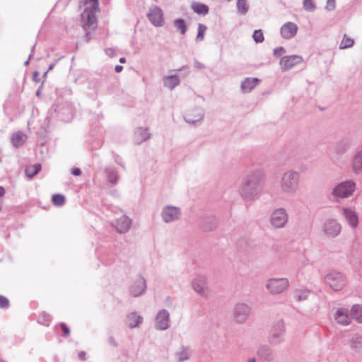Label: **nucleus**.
I'll list each match as a JSON object with an SVG mask.
<instances>
[{
	"label": "nucleus",
	"instance_id": "obj_1",
	"mask_svg": "<svg viewBox=\"0 0 362 362\" xmlns=\"http://www.w3.org/2000/svg\"><path fill=\"white\" fill-rule=\"evenodd\" d=\"M264 179V173L260 170L250 172L243 180L240 187L242 197L247 201L256 199L261 192V183Z\"/></svg>",
	"mask_w": 362,
	"mask_h": 362
},
{
	"label": "nucleus",
	"instance_id": "obj_2",
	"mask_svg": "<svg viewBox=\"0 0 362 362\" xmlns=\"http://www.w3.org/2000/svg\"><path fill=\"white\" fill-rule=\"evenodd\" d=\"M300 176L295 170H287L281 176L279 187L281 192L286 195H294L299 189Z\"/></svg>",
	"mask_w": 362,
	"mask_h": 362
},
{
	"label": "nucleus",
	"instance_id": "obj_3",
	"mask_svg": "<svg viewBox=\"0 0 362 362\" xmlns=\"http://www.w3.org/2000/svg\"><path fill=\"white\" fill-rule=\"evenodd\" d=\"M356 190V182L354 180L346 179L335 185L330 192V195L335 202H339L352 197Z\"/></svg>",
	"mask_w": 362,
	"mask_h": 362
},
{
	"label": "nucleus",
	"instance_id": "obj_4",
	"mask_svg": "<svg viewBox=\"0 0 362 362\" xmlns=\"http://www.w3.org/2000/svg\"><path fill=\"white\" fill-rule=\"evenodd\" d=\"M86 6L81 13L83 28L85 30H94L97 26L96 13L99 11L98 0H86Z\"/></svg>",
	"mask_w": 362,
	"mask_h": 362
},
{
	"label": "nucleus",
	"instance_id": "obj_5",
	"mask_svg": "<svg viewBox=\"0 0 362 362\" xmlns=\"http://www.w3.org/2000/svg\"><path fill=\"white\" fill-rule=\"evenodd\" d=\"M290 286V281L286 277H273L267 280L265 288L272 295L282 293L286 291Z\"/></svg>",
	"mask_w": 362,
	"mask_h": 362
},
{
	"label": "nucleus",
	"instance_id": "obj_6",
	"mask_svg": "<svg viewBox=\"0 0 362 362\" xmlns=\"http://www.w3.org/2000/svg\"><path fill=\"white\" fill-rule=\"evenodd\" d=\"M191 286L193 291L202 297L208 298L209 296L208 278L206 275H196L191 281Z\"/></svg>",
	"mask_w": 362,
	"mask_h": 362
},
{
	"label": "nucleus",
	"instance_id": "obj_7",
	"mask_svg": "<svg viewBox=\"0 0 362 362\" xmlns=\"http://www.w3.org/2000/svg\"><path fill=\"white\" fill-rule=\"evenodd\" d=\"M286 328L284 322L279 320L275 322L269 332L268 340L272 345H277L282 343L284 340Z\"/></svg>",
	"mask_w": 362,
	"mask_h": 362
},
{
	"label": "nucleus",
	"instance_id": "obj_8",
	"mask_svg": "<svg viewBox=\"0 0 362 362\" xmlns=\"http://www.w3.org/2000/svg\"><path fill=\"white\" fill-rule=\"evenodd\" d=\"M182 215L181 209L178 206L166 205L162 208L160 216L165 223H170L178 221Z\"/></svg>",
	"mask_w": 362,
	"mask_h": 362
},
{
	"label": "nucleus",
	"instance_id": "obj_9",
	"mask_svg": "<svg viewBox=\"0 0 362 362\" xmlns=\"http://www.w3.org/2000/svg\"><path fill=\"white\" fill-rule=\"evenodd\" d=\"M325 282L334 291H340L346 285V278L340 272H331L325 277Z\"/></svg>",
	"mask_w": 362,
	"mask_h": 362
},
{
	"label": "nucleus",
	"instance_id": "obj_10",
	"mask_svg": "<svg viewBox=\"0 0 362 362\" xmlns=\"http://www.w3.org/2000/svg\"><path fill=\"white\" fill-rule=\"evenodd\" d=\"M288 220V215L284 208H278L274 210L270 215V223L275 228H281L285 226Z\"/></svg>",
	"mask_w": 362,
	"mask_h": 362
},
{
	"label": "nucleus",
	"instance_id": "obj_11",
	"mask_svg": "<svg viewBox=\"0 0 362 362\" xmlns=\"http://www.w3.org/2000/svg\"><path fill=\"white\" fill-rule=\"evenodd\" d=\"M251 313V308L245 303H238L233 310V317L238 323H244Z\"/></svg>",
	"mask_w": 362,
	"mask_h": 362
},
{
	"label": "nucleus",
	"instance_id": "obj_12",
	"mask_svg": "<svg viewBox=\"0 0 362 362\" xmlns=\"http://www.w3.org/2000/svg\"><path fill=\"white\" fill-rule=\"evenodd\" d=\"M170 324V313L165 309L160 310L154 319V327L157 330L164 331L169 328Z\"/></svg>",
	"mask_w": 362,
	"mask_h": 362
},
{
	"label": "nucleus",
	"instance_id": "obj_13",
	"mask_svg": "<svg viewBox=\"0 0 362 362\" xmlns=\"http://www.w3.org/2000/svg\"><path fill=\"white\" fill-rule=\"evenodd\" d=\"M147 17L150 22L156 27H161L165 23L163 12L158 6L153 5L149 8Z\"/></svg>",
	"mask_w": 362,
	"mask_h": 362
},
{
	"label": "nucleus",
	"instance_id": "obj_14",
	"mask_svg": "<svg viewBox=\"0 0 362 362\" xmlns=\"http://www.w3.org/2000/svg\"><path fill=\"white\" fill-rule=\"evenodd\" d=\"M350 168L354 175H362V146L358 148L352 156Z\"/></svg>",
	"mask_w": 362,
	"mask_h": 362
},
{
	"label": "nucleus",
	"instance_id": "obj_15",
	"mask_svg": "<svg viewBox=\"0 0 362 362\" xmlns=\"http://www.w3.org/2000/svg\"><path fill=\"white\" fill-rule=\"evenodd\" d=\"M341 230V224L335 219L329 218L323 224V230L329 237L337 236Z\"/></svg>",
	"mask_w": 362,
	"mask_h": 362
},
{
	"label": "nucleus",
	"instance_id": "obj_16",
	"mask_svg": "<svg viewBox=\"0 0 362 362\" xmlns=\"http://www.w3.org/2000/svg\"><path fill=\"white\" fill-rule=\"evenodd\" d=\"M146 286V279L141 276H138L130 286V294L134 297H138L145 293Z\"/></svg>",
	"mask_w": 362,
	"mask_h": 362
},
{
	"label": "nucleus",
	"instance_id": "obj_17",
	"mask_svg": "<svg viewBox=\"0 0 362 362\" xmlns=\"http://www.w3.org/2000/svg\"><path fill=\"white\" fill-rule=\"evenodd\" d=\"M341 215L351 228H356L359 223L357 213L349 207L341 208Z\"/></svg>",
	"mask_w": 362,
	"mask_h": 362
},
{
	"label": "nucleus",
	"instance_id": "obj_18",
	"mask_svg": "<svg viewBox=\"0 0 362 362\" xmlns=\"http://www.w3.org/2000/svg\"><path fill=\"white\" fill-rule=\"evenodd\" d=\"M303 57L299 55L286 56L281 59L280 66L283 71H287L302 63Z\"/></svg>",
	"mask_w": 362,
	"mask_h": 362
},
{
	"label": "nucleus",
	"instance_id": "obj_19",
	"mask_svg": "<svg viewBox=\"0 0 362 362\" xmlns=\"http://www.w3.org/2000/svg\"><path fill=\"white\" fill-rule=\"evenodd\" d=\"M298 32V26L295 23L287 22L284 23L281 29L280 34L284 39H291L295 37Z\"/></svg>",
	"mask_w": 362,
	"mask_h": 362
},
{
	"label": "nucleus",
	"instance_id": "obj_20",
	"mask_svg": "<svg viewBox=\"0 0 362 362\" xmlns=\"http://www.w3.org/2000/svg\"><path fill=\"white\" fill-rule=\"evenodd\" d=\"M204 116V111L201 108H195L189 110L185 116L184 119L186 122L195 124L200 122Z\"/></svg>",
	"mask_w": 362,
	"mask_h": 362
},
{
	"label": "nucleus",
	"instance_id": "obj_21",
	"mask_svg": "<svg viewBox=\"0 0 362 362\" xmlns=\"http://www.w3.org/2000/svg\"><path fill=\"white\" fill-rule=\"evenodd\" d=\"M132 225V220L127 216L122 215L117 218L115 223L116 230L120 233H127Z\"/></svg>",
	"mask_w": 362,
	"mask_h": 362
},
{
	"label": "nucleus",
	"instance_id": "obj_22",
	"mask_svg": "<svg viewBox=\"0 0 362 362\" xmlns=\"http://www.w3.org/2000/svg\"><path fill=\"white\" fill-rule=\"evenodd\" d=\"M192 355V351L189 346H181L175 354L177 362H184L189 360Z\"/></svg>",
	"mask_w": 362,
	"mask_h": 362
},
{
	"label": "nucleus",
	"instance_id": "obj_23",
	"mask_svg": "<svg viewBox=\"0 0 362 362\" xmlns=\"http://www.w3.org/2000/svg\"><path fill=\"white\" fill-rule=\"evenodd\" d=\"M334 319L336 322L341 325L346 326L349 325L350 319L347 310L339 308L334 314Z\"/></svg>",
	"mask_w": 362,
	"mask_h": 362
},
{
	"label": "nucleus",
	"instance_id": "obj_24",
	"mask_svg": "<svg viewBox=\"0 0 362 362\" xmlns=\"http://www.w3.org/2000/svg\"><path fill=\"white\" fill-rule=\"evenodd\" d=\"M143 322V317L136 313H132L127 316L125 323L131 329L138 327Z\"/></svg>",
	"mask_w": 362,
	"mask_h": 362
},
{
	"label": "nucleus",
	"instance_id": "obj_25",
	"mask_svg": "<svg viewBox=\"0 0 362 362\" xmlns=\"http://www.w3.org/2000/svg\"><path fill=\"white\" fill-rule=\"evenodd\" d=\"M163 82L164 86L171 90L180 83L179 76L175 74L164 76L163 77Z\"/></svg>",
	"mask_w": 362,
	"mask_h": 362
},
{
	"label": "nucleus",
	"instance_id": "obj_26",
	"mask_svg": "<svg viewBox=\"0 0 362 362\" xmlns=\"http://www.w3.org/2000/svg\"><path fill=\"white\" fill-rule=\"evenodd\" d=\"M104 173L108 182L111 185H115L117 184L119 180V175L117 174V170L115 168L107 167L104 169Z\"/></svg>",
	"mask_w": 362,
	"mask_h": 362
},
{
	"label": "nucleus",
	"instance_id": "obj_27",
	"mask_svg": "<svg viewBox=\"0 0 362 362\" xmlns=\"http://www.w3.org/2000/svg\"><path fill=\"white\" fill-rule=\"evenodd\" d=\"M11 143L16 148L21 146L26 141L27 136L22 132H17L11 136Z\"/></svg>",
	"mask_w": 362,
	"mask_h": 362
},
{
	"label": "nucleus",
	"instance_id": "obj_28",
	"mask_svg": "<svg viewBox=\"0 0 362 362\" xmlns=\"http://www.w3.org/2000/svg\"><path fill=\"white\" fill-rule=\"evenodd\" d=\"M257 78H246L241 83V88L244 92L251 91L258 83Z\"/></svg>",
	"mask_w": 362,
	"mask_h": 362
},
{
	"label": "nucleus",
	"instance_id": "obj_29",
	"mask_svg": "<svg viewBox=\"0 0 362 362\" xmlns=\"http://www.w3.org/2000/svg\"><path fill=\"white\" fill-rule=\"evenodd\" d=\"M134 137L136 142L140 144L147 140L150 137V134L148 132V129L139 127L135 131Z\"/></svg>",
	"mask_w": 362,
	"mask_h": 362
},
{
	"label": "nucleus",
	"instance_id": "obj_30",
	"mask_svg": "<svg viewBox=\"0 0 362 362\" xmlns=\"http://www.w3.org/2000/svg\"><path fill=\"white\" fill-rule=\"evenodd\" d=\"M192 8L194 12L198 14L206 15L209 13V7L204 4L194 2L192 4Z\"/></svg>",
	"mask_w": 362,
	"mask_h": 362
},
{
	"label": "nucleus",
	"instance_id": "obj_31",
	"mask_svg": "<svg viewBox=\"0 0 362 362\" xmlns=\"http://www.w3.org/2000/svg\"><path fill=\"white\" fill-rule=\"evenodd\" d=\"M351 316L358 322H362V307L354 305L351 310Z\"/></svg>",
	"mask_w": 362,
	"mask_h": 362
},
{
	"label": "nucleus",
	"instance_id": "obj_32",
	"mask_svg": "<svg viewBox=\"0 0 362 362\" xmlns=\"http://www.w3.org/2000/svg\"><path fill=\"white\" fill-rule=\"evenodd\" d=\"M349 147H350V144L349 141H347L346 140H341L339 142H337L336 144V146H335L336 152L337 153H340V154L344 153L348 151Z\"/></svg>",
	"mask_w": 362,
	"mask_h": 362
},
{
	"label": "nucleus",
	"instance_id": "obj_33",
	"mask_svg": "<svg viewBox=\"0 0 362 362\" xmlns=\"http://www.w3.org/2000/svg\"><path fill=\"white\" fill-rule=\"evenodd\" d=\"M41 170V165L40 164H35L30 166H28L25 169V174L28 177L32 178L35 175H37Z\"/></svg>",
	"mask_w": 362,
	"mask_h": 362
},
{
	"label": "nucleus",
	"instance_id": "obj_34",
	"mask_svg": "<svg viewBox=\"0 0 362 362\" xmlns=\"http://www.w3.org/2000/svg\"><path fill=\"white\" fill-rule=\"evenodd\" d=\"M354 44V39L349 37L346 35H344L343 39L341 40L339 49H344L351 47Z\"/></svg>",
	"mask_w": 362,
	"mask_h": 362
},
{
	"label": "nucleus",
	"instance_id": "obj_35",
	"mask_svg": "<svg viewBox=\"0 0 362 362\" xmlns=\"http://www.w3.org/2000/svg\"><path fill=\"white\" fill-rule=\"evenodd\" d=\"M310 291L306 289L297 290L294 293V298L298 301L305 300L308 298Z\"/></svg>",
	"mask_w": 362,
	"mask_h": 362
},
{
	"label": "nucleus",
	"instance_id": "obj_36",
	"mask_svg": "<svg viewBox=\"0 0 362 362\" xmlns=\"http://www.w3.org/2000/svg\"><path fill=\"white\" fill-rule=\"evenodd\" d=\"M236 6L238 12L241 15H245L248 11V5L246 0H238Z\"/></svg>",
	"mask_w": 362,
	"mask_h": 362
},
{
	"label": "nucleus",
	"instance_id": "obj_37",
	"mask_svg": "<svg viewBox=\"0 0 362 362\" xmlns=\"http://www.w3.org/2000/svg\"><path fill=\"white\" fill-rule=\"evenodd\" d=\"M350 346L358 351H362V337H354L351 341Z\"/></svg>",
	"mask_w": 362,
	"mask_h": 362
},
{
	"label": "nucleus",
	"instance_id": "obj_38",
	"mask_svg": "<svg viewBox=\"0 0 362 362\" xmlns=\"http://www.w3.org/2000/svg\"><path fill=\"white\" fill-rule=\"evenodd\" d=\"M174 26L180 31V33L184 35L187 31V27L183 19H176L175 20Z\"/></svg>",
	"mask_w": 362,
	"mask_h": 362
},
{
	"label": "nucleus",
	"instance_id": "obj_39",
	"mask_svg": "<svg viewBox=\"0 0 362 362\" xmlns=\"http://www.w3.org/2000/svg\"><path fill=\"white\" fill-rule=\"evenodd\" d=\"M52 203L55 206H62L65 202V197L64 195L61 194H54L52 197Z\"/></svg>",
	"mask_w": 362,
	"mask_h": 362
},
{
	"label": "nucleus",
	"instance_id": "obj_40",
	"mask_svg": "<svg viewBox=\"0 0 362 362\" xmlns=\"http://www.w3.org/2000/svg\"><path fill=\"white\" fill-rule=\"evenodd\" d=\"M206 30V27L204 25L201 24V23H199L198 25V33H197V35L196 37L197 41L203 40Z\"/></svg>",
	"mask_w": 362,
	"mask_h": 362
},
{
	"label": "nucleus",
	"instance_id": "obj_41",
	"mask_svg": "<svg viewBox=\"0 0 362 362\" xmlns=\"http://www.w3.org/2000/svg\"><path fill=\"white\" fill-rule=\"evenodd\" d=\"M303 8L309 12H312L315 9V5L313 0H303Z\"/></svg>",
	"mask_w": 362,
	"mask_h": 362
},
{
	"label": "nucleus",
	"instance_id": "obj_42",
	"mask_svg": "<svg viewBox=\"0 0 362 362\" xmlns=\"http://www.w3.org/2000/svg\"><path fill=\"white\" fill-rule=\"evenodd\" d=\"M253 40L257 42H262L264 41V35L261 30H256L252 35Z\"/></svg>",
	"mask_w": 362,
	"mask_h": 362
},
{
	"label": "nucleus",
	"instance_id": "obj_43",
	"mask_svg": "<svg viewBox=\"0 0 362 362\" xmlns=\"http://www.w3.org/2000/svg\"><path fill=\"white\" fill-rule=\"evenodd\" d=\"M50 321H51V318L49 315L42 314L39 318V322L44 325L47 326L49 325V323L50 322Z\"/></svg>",
	"mask_w": 362,
	"mask_h": 362
},
{
	"label": "nucleus",
	"instance_id": "obj_44",
	"mask_svg": "<svg viewBox=\"0 0 362 362\" xmlns=\"http://www.w3.org/2000/svg\"><path fill=\"white\" fill-rule=\"evenodd\" d=\"M8 305V299L6 297L0 295V308H7Z\"/></svg>",
	"mask_w": 362,
	"mask_h": 362
},
{
	"label": "nucleus",
	"instance_id": "obj_45",
	"mask_svg": "<svg viewBox=\"0 0 362 362\" xmlns=\"http://www.w3.org/2000/svg\"><path fill=\"white\" fill-rule=\"evenodd\" d=\"M335 0H327V4L325 8L327 11H334L335 9Z\"/></svg>",
	"mask_w": 362,
	"mask_h": 362
},
{
	"label": "nucleus",
	"instance_id": "obj_46",
	"mask_svg": "<svg viewBox=\"0 0 362 362\" xmlns=\"http://www.w3.org/2000/svg\"><path fill=\"white\" fill-rule=\"evenodd\" d=\"M286 50L284 47H276L274 49V55L275 57H279L281 56L282 54L285 53Z\"/></svg>",
	"mask_w": 362,
	"mask_h": 362
},
{
	"label": "nucleus",
	"instance_id": "obj_47",
	"mask_svg": "<svg viewBox=\"0 0 362 362\" xmlns=\"http://www.w3.org/2000/svg\"><path fill=\"white\" fill-rule=\"evenodd\" d=\"M105 52L110 57H113L115 55V50L113 48H107Z\"/></svg>",
	"mask_w": 362,
	"mask_h": 362
},
{
	"label": "nucleus",
	"instance_id": "obj_48",
	"mask_svg": "<svg viewBox=\"0 0 362 362\" xmlns=\"http://www.w3.org/2000/svg\"><path fill=\"white\" fill-rule=\"evenodd\" d=\"M61 327H62V330L64 331V336H65V337L68 336L70 333V330L68 328V327L66 325V324L62 323Z\"/></svg>",
	"mask_w": 362,
	"mask_h": 362
},
{
	"label": "nucleus",
	"instance_id": "obj_49",
	"mask_svg": "<svg viewBox=\"0 0 362 362\" xmlns=\"http://www.w3.org/2000/svg\"><path fill=\"white\" fill-rule=\"evenodd\" d=\"M194 66L195 68L199 69H204L205 68V66L204 64L199 62L197 60H194Z\"/></svg>",
	"mask_w": 362,
	"mask_h": 362
},
{
	"label": "nucleus",
	"instance_id": "obj_50",
	"mask_svg": "<svg viewBox=\"0 0 362 362\" xmlns=\"http://www.w3.org/2000/svg\"><path fill=\"white\" fill-rule=\"evenodd\" d=\"M71 173L75 176H79L81 174V171L79 168H75L72 169Z\"/></svg>",
	"mask_w": 362,
	"mask_h": 362
},
{
	"label": "nucleus",
	"instance_id": "obj_51",
	"mask_svg": "<svg viewBox=\"0 0 362 362\" xmlns=\"http://www.w3.org/2000/svg\"><path fill=\"white\" fill-rule=\"evenodd\" d=\"M78 358L82 360V361H84L86 359V353L84 351H81L78 353Z\"/></svg>",
	"mask_w": 362,
	"mask_h": 362
},
{
	"label": "nucleus",
	"instance_id": "obj_52",
	"mask_svg": "<svg viewBox=\"0 0 362 362\" xmlns=\"http://www.w3.org/2000/svg\"><path fill=\"white\" fill-rule=\"evenodd\" d=\"M123 66L121 65H116L115 67V70L117 73H119L122 71Z\"/></svg>",
	"mask_w": 362,
	"mask_h": 362
},
{
	"label": "nucleus",
	"instance_id": "obj_53",
	"mask_svg": "<svg viewBox=\"0 0 362 362\" xmlns=\"http://www.w3.org/2000/svg\"><path fill=\"white\" fill-rule=\"evenodd\" d=\"M5 194V189L3 187L0 186V197H3Z\"/></svg>",
	"mask_w": 362,
	"mask_h": 362
},
{
	"label": "nucleus",
	"instance_id": "obj_54",
	"mask_svg": "<svg viewBox=\"0 0 362 362\" xmlns=\"http://www.w3.org/2000/svg\"><path fill=\"white\" fill-rule=\"evenodd\" d=\"M109 342H110L111 344L114 345V346H115V345H116V344H115V341L113 340V339H112V337H110V338L109 339Z\"/></svg>",
	"mask_w": 362,
	"mask_h": 362
},
{
	"label": "nucleus",
	"instance_id": "obj_55",
	"mask_svg": "<svg viewBox=\"0 0 362 362\" xmlns=\"http://www.w3.org/2000/svg\"><path fill=\"white\" fill-rule=\"evenodd\" d=\"M119 61L120 63H125L126 59L124 57H121Z\"/></svg>",
	"mask_w": 362,
	"mask_h": 362
},
{
	"label": "nucleus",
	"instance_id": "obj_56",
	"mask_svg": "<svg viewBox=\"0 0 362 362\" xmlns=\"http://www.w3.org/2000/svg\"><path fill=\"white\" fill-rule=\"evenodd\" d=\"M54 66V64H51L49 66L47 71H51L53 69Z\"/></svg>",
	"mask_w": 362,
	"mask_h": 362
},
{
	"label": "nucleus",
	"instance_id": "obj_57",
	"mask_svg": "<svg viewBox=\"0 0 362 362\" xmlns=\"http://www.w3.org/2000/svg\"><path fill=\"white\" fill-rule=\"evenodd\" d=\"M248 362H256V359L255 358H249Z\"/></svg>",
	"mask_w": 362,
	"mask_h": 362
},
{
	"label": "nucleus",
	"instance_id": "obj_58",
	"mask_svg": "<svg viewBox=\"0 0 362 362\" xmlns=\"http://www.w3.org/2000/svg\"><path fill=\"white\" fill-rule=\"evenodd\" d=\"M28 63H29V59H28L27 61L25 62L24 65L27 66L28 64Z\"/></svg>",
	"mask_w": 362,
	"mask_h": 362
},
{
	"label": "nucleus",
	"instance_id": "obj_59",
	"mask_svg": "<svg viewBox=\"0 0 362 362\" xmlns=\"http://www.w3.org/2000/svg\"><path fill=\"white\" fill-rule=\"evenodd\" d=\"M185 68V66H182L181 69H179V71H181L182 69H184Z\"/></svg>",
	"mask_w": 362,
	"mask_h": 362
},
{
	"label": "nucleus",
	"instance_id": "obj_60",
	"mask_svg": "<svg viewBox=\"0 0 362 362\" xmlns=\"http://www.w3.org/2000/svg\"><path fill=\"white\" fill-rule=\"evenodd\" d=\"M37 75V72H35V76H36Z\"/></svg>",
	"mask_w": 362,
	"mask_h": 362
}]
</instances>
